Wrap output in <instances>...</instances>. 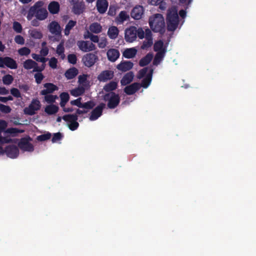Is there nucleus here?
Segmentation results:
<instances>
[{
    "label": "nucleus",
    "mask_w": 256,
    "mask_h": 256,
    "mask_svg": "<svg viewBox=\"0 0 256 256\" xmlns=\"http://www.w3.org/2000/svg\"><path fill=\"white\" fill-rule=\"evenodd\" d=\"M36 65L38 64L31 59L26 60L23 64V66L26 70H30Z\"/></svg>",
    "instance_id": "nucleus-39"
},
{
    "label": "nucleus",
    "mask_w": 256,
    "mask_h": 256,
    "mask_svg": "<svg viewBox=\"0 0 256 256\" xmlns=\"http://www.w3.org/2000/svg\"><path fill=\"white\" fill-rule=\"evenodd\" d=\"M150 3L152 5H159V8L162 10L166 8V3L164 0H151Z\"/></svg>",
    "instance_id": "nucleus-43"
},
{
    "label": "nucleus",
    "mask_w": 256,
    "mask_h": 256,
    "mask_svg": "<svg viewBox=\"0 0 256 256\" xmlns=\"http://www.w3.org/2000/svg\"><path fill=\"white\" fill-rule=\"evenodd\" d=\"M153 72L154 70L148 67L144 68L139 70L137 76L138 78L141 79L145 76L140 84V88H146L148 87L152 80Z\"/></svg>",
    "instance_id": "nucleus-3"
},
{
    "label": "nucleus",
    "mask_w": 256,
    "mask_h": 256,
    "mask_svg": "<svg viewBox=\"0 0 256 256\" xmlns=\"http://www.w3.org/2000/svg\"><path fill=\"white\" fill-rule=\"evenodd\" d=\"M118 8L114 5H110L108 12V15L114 16L116 15Z\"/></svg>",
    "instance_id": "nucleus-55"
},
{
    "label": "nucleus",
    "mask_w": 256,
    "mask_h": 256,
    "mask_svg": "<svg viewBox=\"0 0 256 256\" xmlns=\"http://www.w3.org/2000/svg\"><path fill=\"white\" fill-rule=\"evenodd\" d=\"M134 64L130 61H122L116 66V68L122 72H126L131 70Z\"/></svg>",
    "instance_id": "nucleus-23"
},
{
    "label": "nucleus",
    "mask_w": 256,
    "mask_h": 256,
    "mask_svg": "<svg viewBox=\"0 0 256 256\" xmlns=\"http://www.w3.org/2000/svg\"><path fill=\"white\" fill-rule=\"evenodd\" d=\"M78 74V70L73 67L68 69L65 72L64 76L68 80L74 78Z\"/></svg>",
    "instance_id": "nucleus-32"
},
{
    "label": "nucleus",
    "mask_w": 256,
    "mask_h": 256,
    "mask_svg": "<svg viewBox=\"0 0 256 256\" xmlns=\"http://www.w3.org/2000/svg\"><path fill=\"white\" fill-rule=\"evenodd\" d=\"M68 60L69 63L75 64L77 62V57L74 54H69L68 56Z\"/></svg>",
    "instance_id": "nucleus-52"
},
{
    "label": "nucleus",
    "mask_w": 256,
    "mask_h": 256,
    "mask_svg": "<svg viewBox=\"0 0 256 256\" xmlns=\"http://www.w3.org/2000/svg\"><path fill=\"white\" fill-rule=\"evenodd\" d=\"M165 52L166 51L157 52L153 60L154 65L158 66L160 62L164 56Z\"/></svg>",
    "instance_id": "nucleus-35"
},
{
    "label": "nucleus",
    "mask_w": 256,
    "mask_h": 256,
    "mask_svg": "<svg viewBox=\"0 0 256 256\" xmlns=\"http://www.w3.org/2000/svg\"><path fill=\"white\" fill-rule=\"evenodd\" d=\"M77 45L78 48L84 52H88L96 49L95 44L88 40H79L77 42Z\"/></svg>",
    "instance_id": "nucleus-12"
},
{
    "label": "nucleus",
    "mask_w": 256,
    "mask_h": 256,
    "mask_svg": "<svg viewBox=\"0 0 256 256\" xmlns=\"http://www.w3.org/2000/svg\"><path fill=\"white\" fill-rule=\"evenodd\" d=\"M60 105L64 112H72L74 109L72 107H66V103L70 100V96L67 92H62L60 95Z\"/></svg>",
    "instance_id": "nucleus-9"
},
{
    "label": "nucleus",
    "mask_w": 256,
    "mask_h": 256,
    "mask_svg": "<svg viewBox=\"0 0 256 256\" xmlns=\"http://www.w3.org/2000/svg\"><path fill=\"white\" fill-rule=\"evenodd\" d=\"M32 140L29 136L22 138L18 143V146L24 152H33L34 148L33 145L30 142Z\"/></svg>",
    "instance_id": "nucleus-7"
},
{
    "label": "nucleus",
    "mask_w": 256,
    "mask_h": 256,
    "mask_svg": "<svg viewBox=\"0 0 256 256\" xmlns=\"http://www.w3.org/2000/svg\"><path fill=\"white\" fill-rule=\"evenodd\" d=\"M72 6V12L76 15H80L84 12L86 6L83 0H72L70 1Z\"/></svg>",
    "instance_id": "nucleus-10"
},
{
    "label": "nucleus",
    "mask_w": 256,
    "mask_h": 256,
    "mask_svg": "<svg viewBox=\"0 0 256 256\" xmlns=\"http://www.w3.org/2000/svg\"><path fill=\"white\" fill-rule=\"evenodd\" d=\"M98 56L92 53L86 54L82 58L84 65L88 68L93 66L98 60Z\"/></svg>",
    "instance_id": "nucleus-13"
},
{
    "label": "nucleus",
    "mask_w": 256,
    "mask_h": 256,
    "mask_svg": "<svg viewBox=\"0 0 256 256\" xmlns=\"http://www.w3.org/2000/svg\"><path fill=\"white\" fill-rule=\"evenodd\" d=\"M60 6L58 2L52 1L48 5V10L52 14H57L60 11Z\"/></svg>",
    "instance_id": "nucleus-27"
},
{
    "label": "nucleus",
    "mask_w": 256,
    "mask_h": 256,
    "mask_svg": "<svg viewBox=\"0 0 256 256\" xmlns=\"http://www.w3.org/2000/svg\"><path fill=\"white\" fill-rule=\"evenodd\" d=\"M129 18V16L126 11H121L118 16L116 18V20L120 24L123 23L125 20Z\"/></svg>",
    "instance_id": "nucleus-37"
},
{
    "label": "nucleus",
    "mask_w": 256,
    "mask_h": 256,
    "mask_svg": "<svg viewBox=\"0 0 256 256\" xmlns=\"http://www.w3.org/2000/svg\"><path fill=\"white\" fill-rule=\"evenodd\" d=\"M0 62H3L6 66L10 69H16L18 68L16 61L8 56L0 57Z\"/></svg>",
    "instance_id": "nucleus-18"
},
{
    "label": "nucleus",
    "mask_w": 256,
    "mask_h": 256,
    "mask_svg": "<svg viewBox=\"0 0 256 256\" xmlns=\"http://www.w3.org/2000/svg\"><path fill=\"white\" fill-rule=\"evenodd\" d=\"M137 28L136 26H132L126 29L124 32V38L126 42H132L136 39Z\"/></svg>",
    "instance_id": "nucleus-11"
},
{
    "label": "nucleus",
    "mask_w": 256,
    "mask_h": 256,
    "mask_svg": "<svg viewBox=\"0 0 256 256\" xmlns=\"http://www.w3.org/2000/svg\"><path fill=\"white\" fill-rule=\"evenodd\" d=\"M119 30L117 27L112 26L108 28V35L110 39H116L118 34Z\"/></svg>",
    "instance_id": "nucleus-30"
},
{
    "label": "nucleus",
    "mask_w": 256,
    "mask_h": 256,
    "mask_svg": "<svg viewBox=\"0 0 256 256\" xmlns=\"http://www.w3.org/2000/svg\"><path fill=\"white\" fill-rule=\"evenodd\" d=\"M11 110L12 109L10 106L0 104V112L4 114H8L11 112Z\"/></svg>",
    "instance_id": "nucleus-56"
},
{
    "label": "nucleus",
    "mask_w": 256,
    "mask_h": 256,
    "mask_svg": "<svg viewBox=\"0 0 256 256\" xmlns=\"http://www.w3.org/2000/svg\"><path fill=\"white\" fill-rule=\"evenodd\" d=\"M62 119L67 122L68 128L72 131L76 130L79 126L78 116L76 114H65L62 116Z\"/></svg>",
    "instance_id": "nucleus-6"
},
{
    "label": "nucleus",
    "mask_w": 256,
    "mask_h": 256,
    "mask_svg": "<svg viewBox=\"0 0 256 256\" xmlns=\"http://www.w3.org/2000/svg\"><path fill=\"white\" fill-rule=\"evenodd\" d=\"M150 26L151 29L156 32L163 34L166 31V26L164 18L162 14H157L152 20L150 19Z\"/></svg>",
    "instance_id": "nucleus-2"
},
{
    "label": "nucleus",
    "mask_w": 256,
    "mask_h": 256,
    "mask_svg": "<svg viewBox=\"0 0 256 256\" xmlns=\"http://www.w3.org/2000/svg\"><path fill=\"white\" fill-rule=\"evenodd\" d=\"M44 2L40 0L36 2L34 6L30 7L26 16L28 20H32L35 16L39 20L46 19L48 16L46 9L43 7Z\"/></svg>",
    "instance_id": "nucleus-1"
},
{
    "label": "nucleus",
    "mask_w": 256,
    "mask_h": 256,
    "mask_svg": "<svg viewBox=\"0 0 256 256\" xmlns=\"http://www.w3.org/2000/svg\"><path fill=\"white\" fill-rule=\"evenodd\" d=\"M13 29L15 32H16L18 33H20L22 30L21 24L18 22H14Z\"/></svg>",
    "instance_id": "nucleus-54"
},
{
    "label": "nucleus",
    "mask_w": 256,
    "mask_h": 256,
    "mask_svg": "<svg viewBox=\"0 0 256 256\" xmlns=\"http://www.w3.org/2000/svg\"><path fill=\"white\" fill-rule=\"evenodd\" d=\"M153 58V55L152 53H148L145 56L140 60L139 65L140 66H147L152 61Z\"/></svg>",
    "instance_id": "nucleus-31"
},
{
    "label": "nucleus",
    "mask_w": 256,
    "mask_h": 256,
    "mask_svg": "<svg viewBox=\"0 0 256 256\" xmlns=\"http://www.w3.org/2000/svg\"><path fill=\"white\" fill-rule=\"evenodd\" d=\"M76 24V20H70L66 26L64 30V34L66 36H68L70 34V30H72Z\"/></svg>",
    "instance_id": "nucleus-36"
},
{
    "label": "nucleus",
    "mask_w": 256,
    "mask_h": 256,
    "mask_svg": "<svg viewBox=\"0 0 256 256\" xmlns=\"http://www.w3.org/2000/svg\"><path fill=\"white\" fill-rule=\"evenodd\" d=\"M58 106L54 104H50L45 108V112L49 115L56 114L58 110Z\"/></svg>",
    "instance_id": "nucleus-34"
},
{
    "label": "nucleus",
    "mask_w": 256,
    "mask_h": 256,
    "mask_svg": "<svg viewBox=\"0 0 256 256\" xmlns=\"http://www.w3.org/2000/svg\"><path fill=\"white\" fill-rule=\"evenodd\" d=\"M10 94L14 97L16 98H20L22 97L21 94L19 90L16 88H13L10 89Z\"/></svg>",
    "instance_id": "nucleus-58"
},
{
    "label": "nucleus",
    "mask_w": 256,
    "mask_h": 256,
    "mask_svg": "<svg viewBox=\"0 0 256 256\" xmlns=\"http://www.w3.org/2000/svg\"><path fill=\"white\" fill-rule=\"evenodd\" d=\"M152 40L146 39V40L142 42L140 48L142 50H146L150 48L152 46Z\"/></svg>",
    "instance_id": "nucleus-47"
},
{
    "label": "nucleus",
    "mask_w": 256,
    "mask_h": 256,
    "mask_svg": "<svg viewBox=\"0 0 256 256\" xmlns=\"http://www.w3.org/2000/svg\"><path fill=\"white\" fill-rule=\"evenodd\" d=\"M11 158H16L19 155V150L17 146L15 145H8L6 146L4 150V154Z\"/></svg>",
    "instance_id": "nucleus-14"
},
{
    "label": "nucleus",
    "mask_w": 256,
    "mask_h": 256,
    "mask_svg": "<svg viewBox=\"0 0 256 256\" xmlns=\"http://www.w3.org/2000/svg\"><path fill=\"white\" fill-rule=\"evenodd\" d=\"M58 60L54 58H52L49 61V66L52 68H56L57 66Z\"/></svg>",
    "instance_id": "nucleus-61"
},
{
    "label": "nucleus",
    "mask_w": 256,
    "mask_h": 256,
    "mask_svg": "<svg viewBox=\"0 0 256 256\" xmlns=\"http://www.w3.org/2000/svg\"><path fill=\"white\" fill-rule=\"evenodd\" d=\"M136 49L134 48H132L126 49L122 54L125 58H132L136 56Z\"/></svg>",
    "instance_id": "nucleus-29"
},
{
    "label": "nucleus",
    "mask_w": 256,
    "mask_h": 256,
    "mask_svg": "<svg viewBox=\"0 0 256 256\" xmlns=\"http://www.w3.org/2000/svg\"><path fill=\"white\" fill-rule=\"evenodd\" d=\"M144 14V8L140 6H136L132 10L130 16L134 20H140Z\"/></svg>",
    "instance_id": "nucleus-21"
},
{
    "label": "nucleus",
    "mask_w": 256,
    "mask_h": 256,
    "mask_svg": "<svg viewBox=\"0 0 256 256\" xmlns=\"http://www.w3.org/2000/svg\"><path fill=\"white\" fill-rule=\"evenodd\" d=\"M82 98L80 97H79L76 100H72L70 102V104L72 106H75L78 107V108H81L82 106Z\"/></svg>",
    "instance_id": "nucleus-51"
},
{
    "label": "nucleus",
    "mask_w": 256,
    "mask_h": 256,
    "mask_svg": "<svg viewBox=\"0 0 256 256\" xmlns=\"http://www.w3.org/2000/svg\"><path fill=\"white\" fill-rule=\"evenodd\" d=\"M85 92V88L83 86H78V88H75L70 91V94L75 96H82Z\"/></svg>",
    "instance_id": "nucleus-38"
},
{
    "label": "nucleus",
    "mask_w": 256,
    "mask_h": 256,
    "mask_svg": "<svg viewBox=\"0 0 256 256\" xmlns=\"http://www.w3.org/2000/svg\"><path fill=\"white\" fill-rule=\"evenodd\" d=\"M44 96V100L48 103L52 104L58 98L56 95L46 94Z\"/></svg>",
    "instance_id": "nucleus-46"
},
{
    "label": "nucleus",
    "mask_w": 256,
    "mask_h": 256,
    "mask_svg": "<svg viewBox=\"0 0 256 256\" xmlns=\"http://www.w3.org/2000/svg\"><path fill=\"white\" fill-rule=\"evenodd\" d=\"M103 100L105 102H108L107 106L110 109L116 108L120 100L119 94L114 92L106 94L103 96Z\"/></svg>",
    "instance_id": "nucleus-5"
},
{
    "label": "nucleus",
    "mask_w": 256,
    "mask_h": 256,
    "mask_svg": "<svg viewBox=\"0 0 256 256\" xmlns=\"http://www.w3.org/2000/svg\"><path fill=\"white\" fill-rule=\"evenodd\" d=\"M2 80L4 84L10 85L12 82L14 78L12 75L8 74L2 77Z\"/></svg>",
    "instance_id": "nucleus-45"
},
{
    "label": "nucleus",
    "mask_w": 256,
    "mask_h": 256,
    "mask_svg": "<svg viewBox=\"0 0 256 256\" xmlns=\"http://www.w3.org/2000/svg\"><path fill=\"white\" fill-rule=\"evenodd\" d=\"M44 87L45 89L40 91V95H46L52 94L54 91L58 90V87L52 83H46L44 84Z\"/></svg>",
    "instance_id": "nucleus-17"
},
{
    "label": "nucleus",
    "mask_w": 256,
    "mask_h": 256,
    "mask_svg": "<svg viewBox=\"0 0 256 256\" xmlns=\"http://www.w3.org/2000/svg\"><path fill=\"white\" fill-rule=\"evenodd\" d=\"M167 30L172 32L176 29V6H173L167 12Z\"/></svg>",
    "instance_id": "nucleus-4"
},
{
    "label": "nucleus",
    "mask_w": 256,
    "mask_h": 256,
    "mask_svg": "<svg viewBox=\"0 0 256 256\" xmlns=\"http://www.w3.org/2000/svg\"><path fill=\"white\" fill-rule=\"evenodd\" d=\"M29 34L32 38L35 39H40L42 37V33L36 30H29Z\"/></svg>",
    "instance_id": "nucleus-41"
},
{
    "label": "nucleus",
    "mask_w": 256,
    "mask_h": 256,
    "mask_svg": "<svg viewBox=\"0 0 256 256\" xmlns=\"http://www.w3.org/2000/svg\"><path fill=\"white\" fill-rule=\"evenodd\" d=\"M192 0H178L179 4H182L186 9H188Z\"/></svg>",
    "instance_id": "nucleus-62"
},
{
    "label": "nucleus",
    "mask_w": 256,
    "mask_h": 256,
    "mask_svg": "<svg viewBox=\"0 0 256 256\" xmlns=\"http://www.w3.org/2000/svg\"><path fill=\"white\" fill-rule=\"evenodd\" d=\"M134 74L133 72H129L122 77L120 80L122 86H126L130 84L134 79Z\"/></svg>",
    "instance_id": "nucleus-28"
},
{
    "label": "nucleus",
    "mask_w": 256,
    "mask_h": 256,
    "mask_svg": "<svg viewBox=\"0 0 256 256\" xmlns=\"http://www.w3.org/2000/svg\"><path fill=\"white\" fill-rule=\"evenodd\" d=\"M32 58L37 62H45L46 60L44 58L40 56V55L36 54H32Z\"/></svg>",
    "instance_id": "nucleus-60"
},
{
    "label": "nucleus",
    "mask_w": 256,
    "mask_h": 256,
    "mask_svg": "<svg viewBox=\"0 0 256 256\" xmlns=\"http://www.w3.org/2000/svg\"><path fill=\"white\" fill-rule=\"evenodd\" d=\"M96 106V103L93 100H89L82 103L81 108L86 110H92Z\"/></svg>",
    "instance_id": "nucleus-42"
},
{
    "label": "nucleus",
    "mask_w": 256,
    "mask_h": 256,
    "mask_svg": "<svg viewBox=\"0 0 256 256\" xmlns=\"http://www.w3.org/2000/svg\"><path fill=\"white\" fill-rule=\"evenodd\" d=\"M18 52L20 56H28L30 53V50L27 47H23L18 50Z\"/></svg>",
    "instance_id": "nucleus-50"
},
{
    "label": "nucleus",
    "mask_w": 256,
    "mask_h": 256,
    "mask_svg": "<svg viewBox=\"0 0 256 256\" xmlns=\"http://www.w3.org/2000/svg\"><path fill=\"white\" fill-rule=\"evenodd\" d=\"M34 78H35L36 82L38 84H40L44 79V76L41 72H38L34 74Z\"/></svg>",
    "instance_id": "nucleus-57"
},
{
    "label": "nucleus",
    "mask_w": 256,
    "mask_h": 256,
    "mask_svg": "<svg viewBox=\"0 0 256 256\" xmlns=\"http://www.w3.org/2000/svg\"><path fill=\"white\" fill-rule=\"evenodd\" d=\"M63 135L60 132L54 133L53 134V136L52 139V141L53 143L56 142L62 139Z\"/></svg>",
    "instance_id": "nucleus-53"
},
{
    "label": "nucleus",
    "mask_w": 256,
    "mask_h": 256,
    "mask_svg": "<svg viewBox=\"0 0 256 256\" xmlns=\"http://www.w3.org/2000/svg\"><path fill=\"white\" fill-rule=\"evenodd\" d=\"M89 28L92 32L96 34L101 32L102 31V26L100 24L96 22L91 24Z\"/></svg>",
    "instance_id": "nucleus-33"
},
{
    "label": "nucleus",
    "mask_w": 256,
    "mask_h": 256,
    "mask_svg": "<svg viewBox=\"0 0 256 256\" xmlns=\"http://www.w3.org/2000/svg\"><path fill=\"white\" fill-rule=\"evenodd\" d=\"M50 32L56 36H58L60 34L61 28L60 25L56 21L52 22L48 25Z\"/></svg>",
    "instance_id": "nucleus-24"
},
{
    "label": "nucleus",
    "mask_w": 256,
    "mask_h": 256,
    "mask_svg": "<svg viewBox=\"0 0 256 256\" xmlns=\"http://www.w3.org/2000/svg\"><path fill=\"white\" fill-rule=\"evenodd\" d=\"M114 72L110 70L102 71L98 76V79L100 82H106L113 78Z\"/></svg>",
    "instance_id": "nucleus-16"
},
{
    "label": "nucleus",
    "mask_w": 256,
    "mask_h": 256,
    "mask_svg": "<svg viewBox=\"0 0 256 256\" xmlns=\"http://www.w3.org/2000/svg\"><path fill=\"white\" fill-rule=\"evenodd\" d=\"M140 88V83L134 82L126 86L124 88V92L128 95H132L138 90Z\"/></svg>",
    "instance_id": "nucleus-19"
},
{
    "label": "nucleus",
    "mask_w": 256,
    "mask_h": 256,
    "mask_svg": "<svg viewBox=\"0 0 256 256\" xmlns=\"http://www.w3.org/2000/svg\"><path fill=\"white\" fill-rule=\"evenodd\" d=\"M106 56L109 61L114 62L120 57V53L118 50L110 48L107 51Z\"/></svg>",
    "instance_id": "nucleus-22"
},
{
    "label": "nucleus",
    "mask_w": 256,
    "mask_h": 256,
    "mask_svg": "<svg viewBox=\"0 0 256 256\" xmlns=\"http://www.w3.org/2000/svg\"><path fill=\"white\" fill-rule=\"evenodd\" d=\"M40 102L37 99H34L28 106L24 108V113L29 116L34 115L36 114V112L40 109Z\"/></svg>",
    "instance_id": "nucleus-8"
},
{
    "label": "nucleus",
    "mask_w": 256,
    "mask_h": 256,
    "mask_svg": "<svg viewBox=\"0 0 256 256\" xmlns=\"http://www.w3.org/2000/svg\"><path fill=\"white\" fill-rule=\"evenodd\" d=\"M118 86V82L115 81H110V82L106 84L103 88V90L110 93L114 92L113 91L116 90Z\"/></svg>",
    "instance_id": "nucleus-26"
},
{
    "label": "nucleus",
    "mask_w": 256,
    "mask_h": 256,
    "mask_svg": "<svg viewBox=\"0 0 256 256\" xmlns=\"http://www.w3.org/2000/svg\"><path fill=\"white\" fill-rule=\"evenodd\" d=\"M106 104L104 103H100L96 106L91 112L90 116V120H95L102 115V110L105 108Z\"/></svg>",
    "instance_id": "nucleus-15"
},
{
    "label": "nucleus",
    "mask_w": 256,
    "mask_h": 256,
    "mask_svg": "<svg viewBox=\"0 0 256 256\" xmlns=\"http://www.w3.org/2000/svg\"><path fill=\"white\" fill-rule=\"evenodd\" d=\"M184 10H181L178 13L177 12V28H180L184 22V19L186 16L187 9L184 8Z\"/></svg>",
    "instance_id": "nucleus-25"
},
{
    "label": "nucleus",
    "mask_w": 256,
    "mask_h": 256,
    "mask_svg": "<svg viewBox=\"0 0 256 256\" xmlns=\"http://www.w3.org/2000/svg\"><path fill=\"white\" fill-rule=\"evenodd\" d=\"M24 132L23 130H20L17 128H8L6 130V132L10 134H14V136L18 133H22Z\"/></svg>",
    "instance_id": "nucleus-48"
},
{
    "label": "nucleus",
    "mask_w": 256,
    "mask_h": 256,
    "mask_svg": "<svg viewBox=\"0 0 256 256\" xmlns=\"http://www.w3.org/2000/svg\"><path fill=\"white\" fill-rule=\"evenodd\" d=\"M87 74L80 75L78 76V82L80 84H82L83 86H86L85 84L88 82L87 81Z\"/></svg>",
    "instance_id": "nucleus-59"
},
{
    "label": "nucleus",
    "mask_w": 256,
    "mask_h": 256,
    "mask_svg": "<svg viewBox=\"0 0 256 256\" xmlns=\"http://www.w3.org/2000/svg\"><path fill=\"white\" fill-rule=\"evenodd\" d=\"M12 142V140L11 138H8V137L2 136L1 138H0V144H8V143H10V142Z\"/></svg>",
    "instance_id": "nucleus-64"
},
{
    "label": "nucleus",
    "mask_w": 256,
    "mask_h": 256,
    "mask_svg": "<svg viewBox=\"0 0 256 256\" xmlns=\"http://www.w3.org/2000/svg\"><path fill=\"white\" fill-rule=\"evenodd\" d=\"M154 49L155 52L166 51L164 48V42L162 40L156 42L154 46Z\"/></svg>",
    "instance_id": "nucleus-40"
},
{
    "label": "nucleus",
    "mask_w": 256,
    "mask_h": 256,
    "mask_svg": "<svg viewBox=\"0 0 256 256\" xmlns=\"http://www.w3.org/2000/svg\"><path fill=\"white\" fill-rule=\"evenodd\" d=\"M64 47L63 44L60 43V44L57 48L56 52L58 55L60 56L62 59L64 60L65 58V54H64Z\"/></svg>",
    "instance_id": "nucleus-44"
},
{
    "label": "nucleus",
    "mask_w": 256,
    "mask_h": 256,
    "mask_svg": "<svg viewBox=\"0 0 256 256\" xmlns=\"http://www.w3.org/2000/svg\"><path fill=\"white\" fill-rule=\"evenodd\" d=\"M15 42L19 44L22 45L24 44V39L20 35H17L14 38Z\"/></svg>",
    "instance_id": "nucleus-63"
},
{
    "label": "nucleus",
    "mask_w": 256,
    "mask_h": 256,
    "mask_svg": "<svg viewBox=\"0 0 256 256\" xmlns=\"http://www.w3.org/2000/svg\"><path fill=\"white\" fill-rule=\"evenodd\" d=\"M51 137V134L50 132H48L45 134H41L38 136L36 139L38 140L40 142L45 141L49 140Z\"/></svg>",
    "instance_id": "nucleus-49"
},
{
    "label": "nucleus",
    "mask_w": 256,
    "mask_h": 256,
    "mask_svg": "<svg viewBox=\"0 0 256 256\" xmlns=\"http://www.w3.org/2000/svg\"><path fill=\"white\" fill-rule=\"evenodd\" d=\"M108 6V2L107 0H97L96 7L98 12L103 14L106 12Z\"/></svg>",
    "instance_id": "nucleus-20"
}]
</instances>
